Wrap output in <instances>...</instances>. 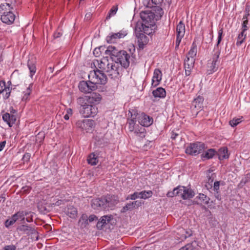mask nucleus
Listing matches in <instances>:
<instances>
[{"instance_id":"41","label":"nucleus","mask_w":250,"mask_h":250,"mask_svg":"<svg viewBox=\"0 0 250 250\" xmlns=\"http://www.w3.org/2000/svg\"><path fill=\"white\" fill-rule=\"evenodd\" d=\"M32 87L33 84L31 83L29 84V86L26 88L25 91L23 92L24 95L22 98V100L23 101H26L27 100H28V97L32 91Z\"/></svg>"},{"instance_id":"29","label":"nucleus","mask_w":250,"mask_h":250,"mask_svg":"<svg viewBox=\"0 0 250 250\" xmlns=\"http://www.w3.org/2000/svg\"><path fill=\"white\" fill-rule=\"evenodd\" d=\"M2 119L3 121L7 123L10 127L12 126L15 124L16 117L13 114H10L6 113L2 115Z\"/></svg>"},{"instance_id":"51","label":"nucleus","mask_w":250,"mask_h":250,"mask_svg":"<svg viewBox=\"0 0 250 250\" xmlns=\"http://www.w3.org/2000/svg\"><path fill=\"white\" fill-rule=\"evenodd\" d=\"M139 192H135L134 193L132 194H130V195H129L127 197H126V200H128V199H131V200H135V199L138 198H140V196H139Z\"/></svg>"},{"instance_id":"62","label":"nucleus","mask_w":250,"mask_h":250,"mask_svg":"<svg viewBox=\"0 0 250 250\" xmlns=\"http://www.w3.org/2000/svg\"><path fill=\"white\" fill-rule=\"evenodd\" d=\"M98 219L97 217L94 214L90 215L88 217V220L90 222L96 221Z\"/></svg>"},{"instance_id":"24","label":"nucleus","mask_w":250,"mask_h":250,"mask_svg":"<svg viewBox=\"0 0 250 250\" xmlns=\"http://www.w3.org/2000/svg\"><path fill=\"white\" fill-rule=\"evenodd\" d=\"M143 204L141 201H135L127 203L122 208V212H125L127 210H131L134 208H138Z\"/></svg>"},{"instance_id":"3","label":"nucleus","mask_w":250,"mask_h":250,"mask_svg":"<svg viewBox=\"0 0 250 250\" xmlns=\"http://www.w3.org/2000/svg\"><path fill=\"white\" fill-rule=\"evenodd\" d=\"M194 195L195 193L191 188L180 186L174 188L172 191L167 192V194L168 197L178 196L184 200L192 198Z\"/></svg>"},{"instance_id":"54","label":"nucleus","mask_w":250,"mask_h":250,"mask_svg":"<svg viewBox=\"0 0 250 250\" xmlns=\"http://www.w3.org/2000/svg\"><path fill=\"white\" fill-rule=\"evenodd\" d=\"M31 188L29 186H26L23 187L21 188V191L22 193L26 194V193H29L30 192V191L31 190Z\"/></svg>"},{"instance_id":"9","label":"nucleus","mask_w":250,"mask_h":250,"mask_svg":"<svg viewBox=\"0 0 250 250\" xmlns=\"http://www.w3.org/2000/svg\"><path fill=\"white\" fill-rule=\"evenodd\" d=\"M135 116L138 123L142 126H149L153 123V118L143 112L135 114Z\"/></svg>"},{"instance_id":"42","label":"nucleus","mask_w":250,"mask_h":250,"mask_svg":"<svg viewBox=\"0 0 250 250\" xmlns=\"http://www.w3.org/2000/svg\"><path fill=\"white\" fill-rule=\"evenodd\" d=\"M87 162L89 164H90L92 166H94L98 163V159L95 154L91 153L88 156Z\"/></svg>"},{"instance_id":"12","label":"nucleus","mask_w":250,"mask_h":250,"mask_svg":"<svg viewBox=\"0 0 250 250\" xmlns=\"http://www.w3.org/2000/svg\"><path fill=\"white\" fill-rule=\"evenodd\" d=\"M185 33V26L183 21H180L176 27V40L175 42V48L178 49L182 39Z\"/></svg>"},{"instance_id":"10","label":"nucleus","mask_w":250,"mask_h":250,"mask_svg":"<svg viewBox=\"0 0 250 250\" xmlns=\"http://www.w3.org/2000/svg\"><path fill=\"white\" fill-rule=\"evenodd\" d=\"M95 125V122L92 120L85 119L82 121H78L76 123L77 127L86 132L92 130Z\"/></svg>"},{"instance_id":"38","label":"nucleus","mask_w":250,"mask_h":250,"mask_svg":"<svg viewBox=\"0 0 250 250\" xmlns=\"http://www.w3.org/2000/svg\"><path fill=\"white\" fill-rule=\"evenodd\" d=\"M108 66H109V62L108 60L106 58L103 59L100 63H98V67L103 71H109Z\"/></svg>"},{"instance_id":"19","label":"nucleus","mask_w":250,"mask_h":250,"mask_svg":"<svg viewBox=\"0 0 250 250\" xmlns=\"http://www.w3.org/2000/svg\"><path fill=\"white\" fill-rule=\"evenodd\" d=\"M15 17V15L10 11L4 12L1 16L0 20L2 22L10 25L14 22Z\"/></svg>"},{"instance_id":"46","label":"nucleus","mask_w":250,"mask_h":250,"mask_svg":"<svg viewBox=\"0 0 250 250\" xmlns=\"http://www.w3.org/2000/svg\"><path fill=\"white\" fill-rule=\"evenodd\" d=\"M201 202H203L206 205L209 204L210 199L207 195L203 193H200L197 197Z\"/></svg>"},{"instance_id":"44","label":"nucleus","mask_w":250,"mask_h":250,"mask_svg":"<svg viewBox=\"0 0 250 250\" xmlns=\"http://www.w3.org/2000/svg\"><path fill=\"white\" fill-rule=\"evenodd\" d=\"M140 198L143 199H146L152 196L153 192L151 190H144L139 192Z\"/></svg>"},{"instance_id":"63","label":"nucleus","mask_w":250,"mask_h":250,"mask_svg":"<svg viewBox=\"0 0 250 250\" xmlns=\"http://www.w3.org/2000/svg\"><path fill=\"white\" fill-rule=\"evenodd\" d=\"M92 17V14L91 13H88L85 14V19L86 21H89L91 19Z\"/></svg>"},{"instance_id":"1","label":"nucleus","mask_w":250,"mask_h":250,"mask_svg":"<svg viewBox=\"0 0 250 250\" xmlns=\"http://www.w3.org/2000/svg\"><path fill=\"white\" fill-rule=\"evenodd\" d=\"M119 202L117 196L107 194L101 198L93 199L91 200V207L95 210H101L112 208Z\"/></svg>"},{"instance_id":"33","label":"nucleus","mask_w":250,"mask_h":250,"mask_svg":"<svg viewBox=\"0 0 250 250\" xmlns=\"http://www.w3.org/2000/svg\"><path fill=\"white\" fill-rule=\"evenodd\" d=\"M152 94L155 98H163L166 97V92L164 88L160 87L153 90Z\"/></svg>"},{"instance_id":"30","label":"nucleus","mask_w":250,"mask_h":250,"mask_svg":"<svg viewBox=\"0 0 250 250\" xmlns=\"http://www.w3.org/2000/svg\"><path fill=\"white\" fill-rule=\"evenodd\" d=\"M217 154V152L214 149H208L207 151H204L201 155V158L203 160H208L213 158L214 156Z\"/></svg>"},{"instance_id":"61","label":"nucleus","mask_w":250,"mask_h":250,"mask_svg":"<svg viewBox=\"0 0 250 250\" xmlns=\"http://www.w3.org/2000/svg\"><path fill=\"white\" fill-rule=\"evenodd\" d=\"M16 247L14 245H7L4 247L3 250H16Z\"/></svg>"},{"instance_id":"31","label":"nucleus","mask_w":250,"mask_h":250,"mask_svg":"<svg viewBox=\"0 0 250 250\" xmlns=\"http://www.w3.org/2000/svg\"><path fill=\"white\" fill-rule=\"evenodd\" d=\"M203 98L201 96H198L192 102L191 108H192V109L194 108H196L197 109H201L203 107Z\"/></svg>"},{"instance_id":"18","label":"nucleus","mask_w":250,"mask_h":250,"mask_svg":"<svg viewBox=\"0 0 250 250\" xmlns=\"http://www.w3.org/2000/svg\"><path fill=\"white\" fill-rule=\"evenodd\" d=\"M195 63V60L186 58L184 61V69L185 71L186 76L190 75L192 70L193 69Z\"/></svg>"},{"instance_id":"53","label":"nucleus","mask_w":250,"mask_h":250,"mask_svg":"<svg viewBox=\"0 0 250 250\" xmlns=\"http://www.w3.org/2000/svg\"><path fill=\"white\" fill-rule=\"evenodd\" d=\"M248 23V20L246 19L244 20L242 23V32H245L248 29L247 24Z\"/></svg>"},{"instance_id":"48","label":"nucleus","mask_w":250,"mask_h":250,"mask_svg":"<svg viewBox=\"0 0 250 250\" xmlns=\"http://www.w3.org/2000/svg\"><path fill=\"white\" fill-rule=\"evenodd\" d=\"M16 221L17 220L16 219H15V217L12 215L11 218L7 219L5 221L4 223L5 226L6 228H9L10 226L13 225Z\"/></svg>"},{"instance_id":"32","label":"nucleus","mask_w":250,"mask_h":250,"mask_svg":"<svg viewBox=\"0 0 250 250\" xmlns=\"http://www.w3.org/2000/svg\"><path fill=\"white\" fill-rule=\"evenodd\" d=\"M66 214L71 218H75L77 216V209L73 206H68L65 210Z\"/></svg>"},{"instance_id":"57","label":"nucleus","mask_w":250,"mask_h":250,"mask_svg":"<svg viewBox=\"0 0 250 250\" xmlns=\"http://www.w3.org/2000/svg\"><path fill=\"white\" fill-rule=\"evenodd\" d=\"M31 155L29 153H26L24 154L22 157V160L25 162H27L29 161Z\"/></svg>"},{"instance_id":"50","label":"nucleus","mask_w":250,"mask_h":250,"mask_svg":"<svg viewBox=\"0 0 250 250\" xmlns=\"http://www.w3.org/2000/svg\"><path fill=\"white\" fill-rule=\"evenodd\" d=\"M196 244V242L195 241L191 243H188L182 247V249L183 250H193L195 248Z\"/></svg>"},{"instance_id":"21","label":"nucleus","mask_w":250,"mask_h":250,"mask_svg":"<svg viewBox=\"0 0 250 250\" xmlns=\"http://www.w3.org/2000/svg\"><path fill=\"white\" fill-rule=\"evenodd\" d=\"M162 73L159 69H155L154 71L153 76L152 79L151 85L156 87L159 84L162 80Z\"/></svg>"},{"instance_id":"5","label":"nucleus","mask_w":250,"mask_h":250,"mask_svg":"<svg viewBox=\"0 0 250 250\" xmlns=\"http://www.w3.org/2000/svg\"><path fill=\"white\" fill-rule=\"evenodd\" d=\"M157 26L155 22L151 23L141 24L137 23L135 27V30L138 32H142L144 34L151 35L155 32Z\"/></svg>"},{"instance_id":"22","label":"nucleus","mask_w":250,"mask_h":250,"mask_svg":"<svg viewBox=\"0 0 250 250\" xmlns=\"http://www.w3.org/2000/svg\"><path fill=\"white\" fill-rule=\"evenodd\" d=\"M87 98L88 103L95 105L99 104L102 99V96L97 92L91 93Z\"/></svg>"},{"instance_id":"7","label":"nucleus","mask_w":250,"mask_h":250,"mask_svg":"<svg viewBox=\"0 0 250 250\" xmlns=\"http://www.w3.org/2000/svg\"><path fill=\"white\" fill-rule=\"evenodd\" d=\"M80 113L84 117H94L98 113V108L95 105L89 104L84 107L79 108Z\"/></svg>"},{"instance_id":"34","label":"nucleus","mask_w":250,"mask_h":250,"mask_svg":"<svg viewBox=\"0 0 250 250\" xmlns=\"http://www.w3.org/2000/svg\"><path fill=\"white\" fill-rule=\"evenodd\" d=\"M197 54V45L196 43L193 42L192 44L191 47L187 55L186 58H188L189 59H192L193 60H195V57H196Z\"/></svg>"},{"instance_id":"45","label":"nucleus","mask_w":250,"mask_h":250,"mask_svg":"<svg viewBox=\"0 0 250 250\" xmlns=\"http://www.w3.org/2000/svg\"><path fill=\"white\" fill-rule=\"evenodd\" d=\"M105 46H101L99 47L95 48L93 50L94 55L96 57H100L104 51L105 52Z\"/></svg>"},{"instance_id":"52","label":"nucleus","mask_w":250,"mask_h":250,"mask_svg":"<svg viewBox=\"0 0 250 250\" xmlns=\"http://www.w3.org/2000/svg\"><path fill=\"white\" fill-rule=\"evenodd\" d=\"M44 138V132H39L38 135L36 136V141H38L39 143L42 142Z\"/></svg>"},{"instance_id":"6","label":"nucleus","mask_w":250,"mask_h":250,"mask_svg":"<svg viewBox=\"0 0 250 250\" xmlns=\"http://www.w3.org/2000/svg\"><path fill=\"white\" fill-rule=\"evenodd\" d=\"M205 149V145L201 142L190 144L186 149V153L191 155H197Z\"/></svg>"},{"instance_id":"60","label":"nucleus","mask_w":250,"mask_h":250,"mask_svg":"<svg viewBox=\"0 0 250 250\" xmlns=\"http://www.w3.org/2000/svg\"><path fill=\"white\" fill-rule=\"evenodd\" d=\"M39 209L40 212L43 214L47 213L49 212L48 209H47L45 207L41 206V207H39Z\"/></svg>"},{"instance_id":"8","label":"nucleus","mask_w":250,"mask_h":250,"mask_svg":"<svg viewBox=\"0 0 250 250\" xmlns=\"http://www.w3.org/2000/svg\"><path fill=\"white\" fill-rule=\"evenodd\" d=\"M130 55L125 50H121L115 62L119 63L124 68H127L130 63Z\"/></svg>"},{"instance_id":"2","label":"nucleus","mask_w":250,"mask_h":250,"mask_svg":"<svg viewBox=\"0 0 250 250\" xmlns=\"http://www.w3.org/2000/svg\"><path fill=\"white\" fill-rule=\"evenodd\" d=\"M218 36L217 39V42L215 45V49L214 50V53L212 57V60L211 63L208 62V74H211L213 72L216 71L218 67L219 62L218 61V58L220 54V49L219 48V45L220 43L223 34V29L222 28H220L218 32Z\"/></svg>"},{"instance_id":"26","label":"nucleus","mask_w":250,"mask_h":250,"mask_svg":"<svg viewBox=\"0 0 250 250\" xmlns=\"http://www.w3.org/2000/svg\"><path fill=\"white\" fill-rule=\"evenodd\" d=\"M113 219L111 215H104L102 216L97 224V227L99 229H103V227L106 224L110 223Z\"/></svg>"},{"instance_id":"43","label":"nucleus","mask_w":250,"mask_h":250,"mask_svg":"<svg viewBox=\"0 0 250 250\" xmlns=\"http://www.w3.org/2000/svg\"><path fill=\"white\" fill-rule=\"evenodd\" d=\"M246 37V34L245 32H242L238 35L237 37L236 45L237 46H240L245 41Z\"/></svg>"},{"instance_id":"49","label":"nucleus","mask_w":250,"mask_h":250,"mask_svg":"<svg viewBox=\"0 0 250 250\" xmlns=\"http://www.w3.org/2000/svg\"><path fill=\"white\" fill-rule=\"evenodd\" d=\"M242 119H243L242 117H241V118H234L232 120H231L229 121V125L231 126L234 127L242 121Z\"/></svg>"},{"instance_id":"25","label":"nucleus","mask_w":250,"mask_h":250,"mask_svg":"<svg viewBox=\"0 0 250 250\" xmlns=\"http://www.w3.org/2000/svg\"><path fill=\"white\" fill-rule=\"evenodd\" d=\"M132 132H133L134 136L138 139H142L144 138L146 134L145 128L142 126H139V125H136L134 130Z\"/></svg>"},{"instance_id":"64","label":"nucleus","mask_w":250,"mask_h":250,"mask_svg":"<svg viewBox=\"0 0 250 250\" xmlns=\"http://www.w3.org/2000/svg\"><path fill=\"white\" fill-rule=\"evenodd\" d=\"M5 144L6 141H4L0 143V151H1L3 149Z\"/></svg>"},{"instance_id":"56","label":"nucleus","mask_w":250,"mask_h":250,"mask_svg":"<svg viewBox=\"0 0 250 250\" xmlns=\"http://www.w3.org/2000/svg\"><path fill=\"white\" fill-rule=\"evenodd\" d=\"M177 138H181L179 134L178 133L174 132V131H172L171 132V139L172 140H175Z\"/></svg>"},{"instance_id":"35","label":"nucleus","mask_w":250,"mask_h":250,"mask_svg":"<svg viewBox=\"0 0 250 250\" xmlns=\"http://www.w3.org/2000/svg\"><path fill=\"white\" fill-rule=\"evenodd\" d=\"M217 154L218 156L219 160H222L223 159H227L229 158L228 154V149L227 147H221L219 149V151Z\"/></svg>"},{"instance_id":"37","label":"nucleus","mask_w":250,"mask_h":250,"mask_svg":"<svg viewBox=\"0 0 250 250\" xmlns=\"http://www.w3.org/2000/svg\"><path fill=\"white\" fill-rule=\"evenodd\" d=\"M30 213L27 211H19L13 215L15 217L17 221L21 220V221H23L25 220V216Z\"/></svg>"},{"instance_id":"4","label":"nucleus","mask_w":250,"mask_h":250,"mask_svg":"<svg viewBox=\"0 0 250 250\" xmlns=\"http://www.w3.org/2000/svg\"><path fill=\"white\" fill-rule=\"evenodd\" d=\"M89 82L92 83L94 86L97 84H104L107 82V78L105 74L102 70L99 69L90 71L88 75Z\"/></svg>"},{"instance_id":"11","label":"nucleus","mask_w":250,"mask_h":250,"mask_svg":"<svg viewBox=\"0 0 250 250\" xmlns=\"http://www.w3.org/2000/svg\"><path fill=\"white\" fill-rule=\"evenodd\" d=\"M140 17L143 21L141 24H148L151 22H155L154 21L155 14L150 10L141 11L140 13Z\"/></svg>"},{"instance_id":"36","label":"nucleus","mask_w":250,"mask_h":250,"mask_svg":"<svg viewBox=\"0 0 250 250\" xmlns=\"http://www.w3.org/2000/svg\"><path fill=\"white\" fill-rule=\"evenodd\" d=\"M88 224V217L87 215L85 214H82L79 220V226H80L81 228H84L87 226Z\"/></svg>"},{"instance_id":"40","label":"nucleus","mask_w":250,"mask_h":250,"mask_svg":"<svg viewBox=\"0 0 250 250\" xmlns=\"http://www.w3.org/2000/svg\"><path fill=\"white\" fill-rule=\"evenodd\" d=\"M28 67L30 71V76L32 77L36 72V67L33 61L29 60L27 63Z\"/></svg>"},{"instance_id":"16","label":"nucleus","mask_w":250,"mask_h":250,"mask_svg":"<svg viewBox=\"0 0 250 250\" xmlns=\"http://www.w3.org/2000/svg\"><path fill=\"white\" fill-rule=\"evenodd\" d=\"M127 34L125 31L121 30L116 33H111L106 37V41L108 43L115 42L117 39L123 38Z\"/></svg>"},{"instance_id":"13","label":"nucleus","mask_w":250,"mask_h":250,"mask_svg":"<svg viewBox=\"0 0 250 250\" xmlns=\"http://www.w3.org/2000/svg\"><path fill=\"white\" fill-rule=\"evenodd\" d=\"M79 90L83 93H90L91 91L95 90L97 88V86L94 85L89 82L82 81L79 84Z\"/></svg>"},{"instance_id":"58","label":"nucleus","mask_w":250,"mask_h":250,"mask_svg":"<svg viewBox=\"0 0 250 250\" xmlns=\"http://www.w3.org/2000/svg\"><path fill=\"white\" fill-rule=\"evenodd\" d=\"M28 212H30V214H28L26 218V220L28 222H31L33 221V214H34L33 212L31 211H28Z\"/></svg>"},{"instance_id":"14","label":"nucleus","mask_w":250,"mask_h":250,"mask_svg":"<svg viewBox=\"0 0 250 250\" xmlns=\"http://www.w3.org/2000/svg\"><path fill=\"white\" fill-rule=\"evenodd\" d=\"M11 84V81H8L7 84L5 81H0V93L3 94L4 99H7L9 97L12 89L10 87Z\"/></svg>"},{"instance_id":"20","label":"nucleus","mask_w":250,"mask_h":250,"mask_svg":"<svg viewBox=\"0 0 250 250\" xmlns=\"http://www.w3.org/2000/svg\"><path fill=\"white\" fill-rule=\"evenodd\" d=\"M120 51L114 46H109L105 50L104 54L110 56L111 59L115 61L120 54Z\"/></svg>"},{"instance_id":"17","label":"nucleus","mask_w":250,"mask_h":250,"mask_svg":"<svg viewBox=\"0 0 250 250\" xmlns=\"http://www.w3.org/2000/svg\"><path fill=\"white\" fill-rule=\"evenodd\" d=\"M135 35L138 39V45L140 48H143L145 45L146 44L148 41V38L142 32H138L135 30Z\"/></svg>"},{"instance_id":"23","label":"nucleus","mask_w":250,"mask_h":250,"mask_svg":"<svg viewBox=\"0 0 250 250\" xmlns=\"http://www.w3.org/2000/svg\"><path fill=\"white\" fill-rule=\"evenodd\" d=\"M17 230L22 232L27 235L36 234L37 231L36 229L30 226L27 225H22L17 228Z\"/></svg>"},{"instance_id":"47","label":"nucleus","mask_w":250,"mask_h":250,"mask_svg":"<svg viewBox=\"0 0 250 250\" xmlns=\"http://www.w3.org/2000/svg\"><path fill=\"white\" fill-rule=\"evenodd\" d=\"M118 10V6L115 5L113 6L111 9L109 10L107 15L106 17V20H108L110 19V18L115 15Z\"/></svg>"},{"instance_id":"27","label":"nucleus","mask_w":250,"mask_h":250,"mask_svg":"<svg viewBox=\"0 0 250 250\" xmlns=\"http://www.w3.org/2000/svg\"><path fill=\"white\" fill-rule=\"evenodd\" d=\"M118 63H109V66L108 67L109 68V71H106V72L107 73L108 75L111 77H116L119 74V72L118 70Z\"/></svg>"},{"instance_id":"28","label":"nucleus","mask_w":250,"mask_h":250,"mask_svg":"<svg viewBox=\"0 0 250 250\" xmlns=\"http://www.w3.org/2000/svg\"><path fill=\"white\" fill-rule=\"evenodd\" d=\"M130 113H131V118L128 119L127 124L128 125L129 131L130 132H132L134 130L135 128L137 125H136V122L137 119L135 116V113L133 114L132 112H130Z\"/></svg>"},{"instance_id":"55","label":"nucleus","mask_w":250,"mask_h":250,"mask_svg":"<svg viewBox=\"0 0 250 250\" xmlns=\"http://www.w3.org/2000/svg\"><path fill=\"white\" fill-rule=\"evenodd\" d=\"M220 182L219 181H216L214 183L213 188L214 191L218 193L219 190Z\"/></svg>"},{"instance_id":"59","label":"nucleus","mask_w":250,"mask_h":250,"mask_svg":"<svg viewBox=\"0 0 250 250\" xmlns=\"http://www.w3.org/2000/svg\"><path fill=\"white\" fill-rule=\"evenodd\" d=\"M10 5L8 2L1 3L0 5V12L6 9V7H9Z\"/></svg>"},{"instance_id":"39","label":"nucleus","mask_w":250,"mask_h":250,"mask_svg":"<svg viewBox=\"0 0 250 250\" xmlns=\"http://www.w3.org/2000/svg\"><path fill=\"white\" fill-rule=\"evenodd\" d=\"M77 104L80 106V108L84 107L89 104L87 96L80 97L77 99Z\"/></svg>"},{"instance_id":"15","label":"nucleus","mask_w":250,"mask_h":250,"mask_svg":"<svg viewBox=\"0 0 250 250\" xmlns=\"http://www.w3.org/2000/svg\"><path fill=\"white\" fill-rule=\"evenodd\" d=\"M163 2V0H151V2H148L147 7L153 9V11H157V13L162 17L163 14V10L160 7V5Z\"/></svg>"}]
</instances>
